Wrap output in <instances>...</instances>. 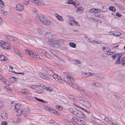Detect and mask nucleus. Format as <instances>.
<instances>
[{
	"label": "nucleus",
	"mask_w": 125,
	"mask_h": 125,
	"mask_svg": "<svg viewBox=\"0 0 125 125\" xmlns=\"http://www.w3.org/2000/svg\"><path fill=\"white\" fill-rule=\"evenodd\" d=\"M0 46L5 49L10 50L11 47L10 45V43L8 42H0Z\"/></svg>",
	"instance_id": "obj_1"
},
{
	"label": "nucleus",
	"mask_w": 125,
	"mask_h": 125,
	"mask_svg": "<svg viewBox=\"0 0 125 125\" xmlns=\"http://www.w3.org/2000/svg\"><path fill=\"white\" fill-rule=\"evenodd\" d=\"M80 100L81 103L86 108L89 109L91 107V105L89 102L86 101L84 99H81L80 98Z\"/></svg>",
	"instance_id": "obj_2"
},
{
	"label": "nucleus",
	"mask_w": 125,
	"mask_h": 125,
	"mask_svg": "<svg viewBox=\"0 0 125 125\" xmlns=\"http://www.w3.org/2000/svg\"><path fill=\"white\" fill-rule=\"evenodd\" d=\"M35 18L36 21L39 22L43 23V22L45 19L44 16L41 14H39L37 15L36 17Z\"/></svg>",
	"instance_id": "obj_3"
},
{
	"label": "nucleus",
	"mask_w": 125,
	"mask_h": 125,
	"mask_svg": "<svg viewBox=\"0 0 125 125\" xmlns=\"http://www.w3.org/2000/svg\"><path fill=\"white\" fill-rule=\"evenodd\" d=\"M57 39L53 38V40L49 41L48 42V44L50 46L52 47H55L56 45L58 44V42L56 41Z\"/></svg>",
	"instance_id": "obj_4"
},
{
	"label": "nucleus",
	"mask_w": 125,
	"mask_h": 125,
	"mask_svg": "<svg viewBox=\"0 0 125 125\" xmlns=\"http://www.w3.org/2000/svg\"><path fill=\"white\" fill-rule=\"evenodd\" d=\"M123 55V54L122 53H118V57L117 58V60L115 63V64H120V60L121 58L122 57Z\"/></svg>",
	"instance_id": "obj_5"
},
{
	"label": "nucleus",
	"mask_w": 125,
	"mask_h": 125,
	"mask_svg": "<svg viewBox=\"0 0 125 125\" xmlns=\"http://www.w3.org/2000/svg\"><path fill=\"white\" fill-rule=\"evenodd\" d=\"M45 37L50 41L53 40V38L52 36V34L51 32L47 33L45 34Z\"/></svg>",
	"instance_id": "obj_6"
},
{
	"label": "nucleus",
	"mask_w": 125,
	"mask_h": 125,
	"mask_svg": "<svg viewBox=\"0 0 125 125\" xmlns=\"http://www.w3.org/2000/svg\"><path fill=\"white\" fill-rule=\"evenodd\" d=\"M76 116L80 118H83L85 117V115L83 113L79 110H78Z\"/></svg>",
	"instance_id": "obj_7"
},
{
	"label": "nucleus",
	"mask_w": 125,
	"mask_h": 125,
	"mask_svg": "<svg viewBox=\"0 0 125 125\" xmlns=\"http://www.w3.org/2000/svg\"><path fill=\"white\" fill-rule=\"evenodd\" d=\"M45 87H43V85L42 84V87H39V89L37 91H35V92L40 94H42L43 91V89H44Z\"/></svg>",
	"instance_id": "obj_8"
},
{
	"label": "nucleus",
	"mask_w": 125,
	"mask_h": 125,
	"mask_svg": "<svg viewBox=\"0 0 125 125\" xmlns=\"http://www.w3.org/2000/svg\"><path fill=\"white\" fill-rule=\"evenodd\" d=\"M39 74L42 78L47 80L48 79L49 77L46 74L42 73H40Z\"/></svg>",
	"instance_id": "obj_9"
},
{
	"label": "nucleus",
	"mask_w": 125,
	"mask_h": 125,
	"mask_svg": "<svg viewBox=\"0 0 125 125\" xmlns=\"http://www.w3.org/2000/svg\"><path fill=\"white\" fill-rule=\"evenodd\" d=\"M16 8L17 10L20 11H21L23 10L24 7L22 5L18 4L16 5Z\"/></svg>",
	"instance_id": "obj_10"
},
{
	"label": "nucleus",
	"mask_w": 125,
	"mask_h": 125,
	"mask_svg": "<svg viewBox=\"0 0 125 125\" xmlns=\"http://www.w3.org/2000/svg\"><path fill=\"white\" fill-rule=\"evenodd\" d=\"M42 84L40 83L37 85H32L31 86V88L34 89L36 88H39V87H42Z\"/></svg>",
	"instance_id": "obj_11"
},
{
	"label": "nucleus",
	"mask_w": 125,
	"mask_h": 125,
	"mask_svg": "<svg viewBox=\"0 0 125 125\" xmlns=\"http://www.w3.org/2000/svg\"><path fill=\"white\" fill-rule=\"evenodd\" d=\"M55 16L58 20H59L61 21H63V19L62 17L58 15L57 13H55Z\"/></svg>",
	"instance_id": "obj_12"
},
{
	"label": "nucleus",
	"mask_w": 125,
	"mask_h": 125,
	"mask_svg": "<svg viewBox=\"0 0 125 125\" xmlns=\"http://www.w3.org/2000/svg\"><path fill=\"white\" fill-rule=\"evenodd\" d=\"M69 77L70 80V85L73 87V86L75 85L74 84H73V83H74L73 81H74V80H73V78L72 77H71L70 76Z\"/></svg>",
	"instance_id": "obj_13"
},
{
	"label": "nucleus",
	"mask_w": 125,
	"mask_h": 125,
	"mask_svg": "<svg viewBox=\"0 0 125 125\" xmlns=\"http://www.w3.org/2000/svg\"><path fill=\"white\" fill-rule=\"evenodd\" d=\"M0 116L2 118L6 119L7 118L8 115L6 113H3L1 114Z\"/></svg>",
	"instance_id": "obj_14"
},
{
	"label": "nucleus",
	"mask_w": 125,
	"mask_h": 125,
	"mask_svg": "<svg viewBox=\"0 0 125 125\" xmlns=\"http://www.w3.org/2000/svg\"><path fill=\"white\" fill-rule=\"evenodd\" d=\"M5 37L7 39L9 40L10 41H13L14 40V38L10 35H6L5 36Z\"/></svg>",
	"instance_id": "obj_15"
},
{
	"label": "nucleus",
	"mask_w": 125,
	"mask_h": 125,
	"mask_svg": "<svg viewBox=\"0 0 125 125\" xmlns=\"http://www.w3.org/2000/svg\"><path fill=\"white\" fill-rule=\"evenodd\" d=\"M51 23V21L49 20L47 21L46 19H45L43 22V24L46 25H49Z\"/></svg>",
	"instance_id": "obj_16"
},
{
	"label": "nucleus",
	"mask_w": 125,
	"mask_h": 125,
	"mask_svg": "<svg viewBox=\"0 0 125 125\" xmlns=\"http://www.w3.org/2000/svg\"><path fill=\"white\" fill-rule=\"evenodd\" d=\"M120 63H121L122 66H125V58L123 57L122 58Z\"/></svg>",
	"instance_id": "obj_17"
},
{
	"label": "nucleus",
	"mask_w": 125,
	"mask_h": 125,
	"mask_svg": "<svg viewBox=\"0 0 125 125\" xmlns=\"http://www.w3.org/2000/svg\"><path fill=\"white\" fill-rule=\"evenodd\" d=\"M20 105L21 104H18V103L16 104L15 105L14 108V110L16 111H19V110L20 108Z\"/></svg>",
	"instance_id": "obj_18"
},
{
	"label": "nucleus",
	"mask_w": 125,
	"mask_h": 125,
	"mask_svg": "<svg viewBox=\"0 0 125 125\" xmlns=\"http://www.w3.org/2000/svg\"><path fill=\"white\" fill-rule=\"evenodd\" d=\"M7 59L8 58L7 57H5L4 56L0 55V60L6 61Z\"/></svg>",
	"instance_id": "obj_19"
},
{
	"label": "nucleus",
	"mask_w": 125,
	"mask_h": 125,
	"mask_svg": "<svg viewBox=\"0 0 125 125\" xmlns=\"http://www.w3.org/2000/svg\"><path fill=\"white\" fill-rule=\"evenodd\" d=\"M47 72H48L49 75L50 76H52V75H53L54 74V71L52 70H47Z\"/></svg>",
	"instance_id": "obj_20"
},
{
	"label": "nucleus",
	"mask_w": 125,
	"mask_h": 125,
	"mask_svg": "<svg viewBox=\"0 0 125 125\" xmlns=\"http://www.w3.org/2000/svg\"><path fill=\"white\" fill-rule=\"evenodd\" d=\"M80 108L82 109L83 111L87 113V114H89L91 115H92V114L91 112L90 111H88L86 109L83 108H82L81 107H80Z\"/></svg>",
	"instance_id": "obj_21"
},
{
	"label": "nucleus",
	"mask_w": 125,
	"mask_h": 125,
	"mask_svg": "<svg viewBox=\"0 0 125 125\" xmlns=\"http://www.w3.org/2000/svg\"><path fill=\"white\" fill-rule=\"evenodd\" d=\"M75 88H76L79 91H80L83 92H84V91L83 89H82L81 87H79L75 85L73 86V87Z\"/></svg>",
	"instance_id": "obj_22"
},
{
	"label": "nucleus",
	"mask_w": 125,
	"mask_h": 125,
	"mask_svg": "<svg viewBox=\"0 0 125 125\" xmlns=\"http://www.w3.org/2000/svg\"><path fill=\"white\" fill-rule=\"evenodd\" d=\"M109 9L110 10L114 12H115L116 10L115 8L113 6H111L109 8Z\"/></svg>",
	"instance_id": "obj_23"
},
{
	"label": "nucleus",
	"mask_w": 125,
	"mask_h": 125,
	"mask_svg": "<svg viewBox=\"0 0 125 125\" xmlns=\"http://www.w3.org/2000/svg\"><path fill=\"white\" fill-rule=\"evenodd\" d=\"M71 120L72 121L76 123H77V122L78 120H80L79 119L76 118L75 117H73L72 118Z\"/></svg>",
	"instance_id": "obj_24"
},
{
	"label": "nucleus",
	"mask_w": 125,
	"mask_h": 125,
	"mask_svg": "<svg viewBox=\"0 0 125 125\" xmlns=\"http://www.w3.org/2000/svg\"><path fill=\"white\" fill-rule=\"evenodd\" d=\"M34 98L36 100L38 101H39L40 102H42L43 103H47V101H46L45 102H44V101L43 100V99H39V98H37V97H35Z\"/></svg>",
	"instance_id": "obj_25"
},
{
	"label": "nucleus",
	"mask_w": 125,
	"mask_h": 125,
	"mask_svg": "<svg viewBox=\"0 0 125 125\" xmlns=\"http://www.w3.org/2000/svg\"><path fill=\"white\" fill-rule=\"evenodd\" d=\"M21 92L24 93H25L26 94L29 93L30 92L29 91H28L27 89H22L21 90Z\"/></svg>",
	"instance_id": "obj_26"
},
{
	"label": "nucleus",
	"mask_w": 125,
	"mask_h": 125,
	"mask_svg": "<svg viewBox=\"0 0 125 125\" xmlns=\"http://www.w3.org/2000/svg\"><path fill=\"white\" fill-rule=\"evenodd\" d=\"M80 120H78L77 122V123L78 124L81 125H83V120H81L80 119H79Z\"/></svg>",
	"instance_id": "obj_27"
},
{
	"label": "nucleus",
	"mask_w": 125,
	"mask_h": 125,
	"mask_svg": "<svg viewBox=\"0 0 125 125\" xmlns=\"http://www.w3.org/2000/svg\"><path fill=\"white\" fill-rule=\"evenodd\" d=\"M64 80L68 83H69L70 84V81L69 77H65L64 78Z\"/></svg>",
	"instance_id": "obj_28"
},
{
	"label": "nucleus",
	"mask_w": 125,
	"mask_h": 125,
	"mask_svg": "<svg viewBox=\"0 0 125 125\" xmlns=\"http://www.w3.org/2000/svg\"><path fill=\"white\" fill-rule=\"evenodd\" d=\"M69 45L70 46L73 48L75 47L76 46V44L73 42H70L69 43Z\"/></svg>",
	"instance_id": "obj_29"
},
{
	"label": "nucleus",
	"mask_w": 125,
	"mask_h": 125,
	"mask_svg": "<svg viewBox=\"0 0 125 125\" xmlns=\"http://www.w3.org/2000/svg\"><path fill=\"white\" fill-rule=\"evenodd\" d=\"M50 52L52 53L56 57H57V53L55 51L51 50Z\"/></svg>",
	"instance_id": "obj_30"
},
{
	"label": "nucleus",
	"mask_w": 125,
	"mask_h": 125,
	"mask_svg": "<svg viewBox=\"0 0 125 125\" xmlns=\"http://www.w3.org/2000/svg\"><path fill=\"white\" fill-rule=\"evenodd\" d=\"M78 110H77L76 109H74L73 113L75 115H76L77 113L78 112Z\"/></svg>",
	"instance_id": "obj_31"
},
{
	"label": "nucleus",
	"mask_w": 125,
	"mask_h": 125,
	"mask_svg": "<svg viewBox=\"0 0 125 125\" xmlns=\"http://www.w3.org/2000/svg\"><path fill=\"white\" fill-rule=\"evenodd\" d=\"M10 81H11L12 82H14L15 81V79H17L16 78L13 77H10Z\"/></svg>",
	"instance_id": "obj_32"
},
{
	"label": "nucleus",
	"mask_w": 125,
	"mask_h": 125,
	"mask_svg": "<svg viewBox=\"0 0 125 125\" xmlns=\"http://www.w3.org/2000/svg\"><path fill=\"white\" fill-rule=\"evenodd\" d=\"M45 4L44 1H39L38 5H44Z\"/></svg>",
	"instance_id": "obj_33"
},
{
	"label": "nucleus",
	"mask_w": 125,
	"mask_h": 125,
	"mask_svg": "<svg viewBox=\"0 0 125 125\" xmlns=\"http://www.w3.org/2000/svg\"><path fill=\"white\" fill-rule=\"evenodd\" d=\"M46 88L47 90L51 92L53 90V88L50 87H46Z\"/></svg>",
	"instance_id": "obj_34"
},
{
	"label": "nucleus",
	"mask_w": 125,
	"mask_h": 125,
	"mask_svg": "<svg viewBox=\"0 0 125 125\" xmlns=\"http://www.w3.org/2000/svg\"><path fill=\"white\" fill-rule=\"evenodd\" d=\"M56 108L59 110H62V106L60 105H57L56 106Z\"/></svg>",
	"instance_id": "obj_35"
},
{
	"label": "nucleus",
	"mask_w": 125,
	"mask_h": 125,
	"mask_svg": "<svg viewBox=\"0 0 125 125\" xmlns=\"http://www.w3.org/2000/svg\"><path fill=\"white\" fill-rule=\"evenodd\" d=\"M85 75H87L88 76H93L94 74L93 73H91L90 72H88L87 73H85Z\"/></svg>",
	"instance_id": "obj_36"
},
{
	"label": "nucleus",
	"mask_w": 125,
	"mask_h": 125,
	"mask_svg": "<svg viewBox=\"0 0 125 125\" xmlns=\"http://www.w3.org/2000/svg\"><path fill=\"white\" fill-rule=\"evenodd\" d=\"M121 33L118 32H117L115 31V36H120V35Z\"/></svg>",
	"instance_id": "obj_37"
},
{
	"label": "nucleus",
	"mask_w": 125,
	"mask_h": 125,
	"mask_svg": "<svg viewBox=\"0 0 125 125\" xmlns=\"http://www.w3.org/2000/svg\"><path fill=\"white\" fill-rule=\"evenodd\" d=\"M1 12L3 13V14L5 15H6L7 14V12H6L4 10H3L1 9Z\"/></svg>",
	"instance_id": "obj_38"
},
{
	"label": "nucleus",
	"mask_w": 125,
	"mask_h": 125,
	"mask_svg": "<svg viewBox=\"0 0 125 125\" xmlns=\"http://www.w3.org/2000/svg\"><path fill=\"white\" fill-rule=\"evenodd\" d=\"M5 6V5L4 3V2H0V7L1 8H3Z\"/></svg>",
	"instance_id": "obj_39"
},
{
	"label": "nucleus",
	"mask_w": 125,
	"mask_h": 125,
	"mask_svg": "<svg viewBox=\"0 0 125 125\" xmlns=\"http://www.w3.org/2000/svg\"><path fill=\"white\" fill-rule=\"evenodd\" d=\"M32 2L35 4H38L39 1L38 0H32Z\"/></svg>",
	"instance_id": "obj_40"
},
{
	"label": "nucleus",
	"mask_w": 125,
	"mask_h": 125,
	"mask_svg": "<svg viewBox=\"0 0 125 125\" xmlns=\"http://www.w3.org/2000/svg\"><path fill=\"white\" fill-rule=\"evenodd\" d=\"M56 78L59 80V82H62V80L61 79L60 76H58L57 74Z\"/></svg>",
	"instance_id": "obj_41"
},
{
	"label": "nucleus",
	"mask_w": 125,
	"mask_h": 125,
	"mask_svg": "<svg viewBox=\"0 0 125 125\" xmlns=\"http://www.w3.org/2000/svg\"><path fill=\"white\" fill-rule=\"evenodd\" d=\"M118 56V53H114V54L112 55V57L113 59H114L116 57Z\"/></svg>",
	"instance_id": "obj_42"
},
{
	"label": "nucleus",
	"mask_w": 125,
	"mask_h": 125,
	"mask_svg": "<svg viewBox=\"0 0 125 125\" xmlns=\"http://www.w3.org/2000/svg\"><path fill=\"white\" fill-rule=\"evenodd\" d=\"M95 8H92L89 11L91 13H94V11H95Z\"/></svg>",
	"instance_id": "obj_43"
},
{
	"label": "nucleus",
	"mask_w": 125,
	"mask_h": 125,
	"mask_svg": "<svg viewBox=\"0 0 125 125\" xmlns=\"http://www.w3.org/2000/svg\"><path fill=\"white\" fill-rule=\"evenodd\" d=\"M18 51H16V53H17L21 57H22V56L21 54L20 53V52H17Z\"/></svg>",
	"instance_id": "obj_44"
},
{
	"label": "nucleus",
	"mask_w": 125,
	"mask_h": 125,
	"mask_svg": "<svg viewBox=\"0 0 125 125\" xmlns=\"http://www.w3.org/2000/svg\"><path fill=\"white\" fill-rule=\"evenodd\" d=\"M116 15L118 17H120L122 16V15L118 12H117Z\"/></svg>",
	"instance_id": "obj_45"
},
{
	"label": "nucleus",
	"mask_w": 125,
	"mask_h": 125,
	"mask_svg": "<svg viewBox=\"0 0 125 125\" xmlns=\"http://www.w3.org/2000/svg\"><path fill=\"white\" fill-rule=\"evenodd\" d=\"M101 84L99 82H96V83L95 86L97 87H99V86H100Z\"/></svg>",
	"instance_id": "obj_46"
},
{
	"label": "nucleus",
	"mask_w": 125,
	"mask_h": 125,
	"mask_svg": "<svg viewBox=\"0 0 125 125\" xmlns=\"http://www.w3.org/2000/svg\"><path fill=\"white\" fill-rule=\"evenodd\" d=\"M34 58L37 60H39L40 58V57L39 55L36 54V56L34 57Z\"/></svg>",
	"instance_id": "obj_47"
},
{
	"label": "nucleus",
	"mask_w": 125,
	"mask_h": 125,
	"mask_svg": "<svg viewBox=\"0 0 125 125\" xmlns=\"http://www.w3.org/2000/svg\"><path fill=\"white\" fill-rule=\"evenodd\" d=\"M74 109H75L74 108L73 109V108H69V110L70 112L73 113Z\"/></svg>",
	"instance_id": "obj_48"
},
{
	"label": "nucleus",
	"mask_w": 125,
	"mask_h": 125,
	"mask_svg": "<svg viewBox=\"0 0 125 125\" xmlns=\"http://www.w3.org/2000/svg\"><path fill=\"white\" fill-rule=\"evenodd\" d=\"M23 22L25 23L28 24H29L30 23L29 20L28 21V20H24V21H23Z\"/></svg>",
	"instance_id": "obj_49"
},
{
	"label": "nucleus",
	"mask_w": 125,
	"mask_h": 125,
	"mask_svg": "<svg viewBox=\"0 0 125 125\" xmlns=\"http://www.w3.org/2000/svg\"><path fill=\"white\" fill-rule=\"evenodd\" d=\"M69 97L72 100L74 99L73 96L71 95H70L69 96Z\"/></svg>",
	"instance_id": "obj_50"
},
{
	"label": "nucleus",
	"mask_w": 125,
	"mask_h": 125,
	"mask_svg": "<svg viewBox=\"0 0 125 125\" xmlns=\"http://www.w3.org/2000/svg\"><path fill=\"white\" fill-rule=\"evenodd\" d=\"M2 125H7V123L6 122H3L1 123Z\"/></svg>",
	"instance_id": "obj_51"
},
{
	"label": "nucleus",
	"mask_w": 125,
	"mask_h": 125,
	"mask_svg": "<svg viewBox=\"0 0 125 125\" xmlns=\"http://www.w3.org/2000/svg\"><path fill=\"white\" fill-rule=\"evenodd\" d=\"M45 55L48 58H49L50 56V55L48 53L45 52Z\"/></svg>",
	"instance_id": "obj_52"
},
{
	"label": "nucleus",
	"mask_w": 125,
	"mask_h": 125,
	"mask_svg": "<svg viewBox=\"0 0 125 125\" xmlns=\"http://www.w3.org/2000/svg\"><path fill=\"white\" fill-rule=\"evenodd\" d=\"M26 53L27 54H29L30 52H32L29 51V50L27 49L26 50Z\"/></svg>",
	"instance_id": "obj_53"
},
{
	"label": "nucleus",
	"mask_w": 125,
	"mask_h": 125,
	"mask_svg": "<svg viewBox=\"0 0 125 125\" xmlns=\"http://www.w3.org/2000/svg\"><path fill=\"white\" fill-rule=\"evenodd\" d=\"M75 62L76 63L78 64H80L81 63V62L79 60H76L75 61Z\"/></svg>",
	"instance_id": "obj_54"
},
{
	"label": "nucleus",
	"mask_w": 125,
	"mask_h": 125,
	"mask_svg": "<svg viewBox=\"0 0 125 125\" xmlns=\"http://www.w3.org/2000/svg\"><path fill=\"white\" fill-rule=\"evenodd\" d=\"M3 105V102L1 101H0V107H2Z\"/></svg>",
	"instance_id": "obj_55"
},
{
	"label": "nucleus",
	"mask_w": 125,
	"mask_h": 125,
	"mask_svg": "<svg viewBox=\"0 0 125 125\" xmlns=\"http://www.w3.org/2000/svg\"><path fill=\"white\" fill-rule=\"evenodd\" d=\"M52 76H53V78L54 79H56L57 78V74H54V73L53 75H52Z\"/></svg>",
	"instance_id": "obj_56"
},
{
	"label": "nucleus",
	"mask_w": 125,
	"mask_h": 125,
	"mask_svg": "<svg viewBox=\"0 0 125 125\" xmlns=\"http://www.w3.org/2000/svg\"><path fill=\"white\" fill-rule=\"evenodd\" d=\"M107 47H104L103 48V50L104 51V52H106V51H107V50H106V49H107Z\"/></svg>",
	"instance_id": "obj_57"
},
{
	"label": "nucleus",
	"mask_w": 125,
	"mask_h": 125,
	"mask_svg": "<svg viewBox=\"0 0 125 125\" xmlns=\"http://www.w3.org/2000/svg\"><path fill=\"white\" fill-rule=\"evenodd\" d=\"M32 11L34 13H37V10L35 9H33L32 10Z\"/></svg>",
	"instance_id": "obj_58"
},
{
	"label": "nucleus",
	"mask_w": 125,
	"mask_h": 125,
	"mask_svg": "<svg viewBox=\"0 0 125 125\" xmlns=\"http://www.w3.org/2000/svg\"><path fill=\"white\" fill-rule=\"evenodd\" d=\"M31 53H32V57H33L34 58V57L35 56H36V54L35 53H33L32 52H31Z\"/></svg>",
	"instance_id": "obj_59"
},
{
	"label": "nucleus",
	"mask_w": 125,
	"mask_h": 125,
	"mask_svg": "<svg viewBox=\"0 0 125 125\" xmlns=\"http://www.w3.org/2000/svg\"><path fill=\"white\" fill-rule=\"evenodd\" d=\"M72 3V1L71 0H69L67 2L68 4H71Z\"/></svg>",
	"instance_id": "obj_60"
},
{
	"label": "nucleus",
	"mask_w": 125,
	"mask_h": 125,
	"mask_svg": "<svg viewBox=\"0 0 125 125\" xmlns=\"http://www.w3.org/2000/svg\"><path fill=\"white\" fill-rule=\"evenodd\" d=\"M95 11H94V13H97L99 12V10L98 9H96L95 8Z\"/></svg>",
	"instance_id": "obj_61"
},
{
	"label": "nucleus",
	"mask_w": 125,
	"mask_h": 125,
	"mask_svg": "<svg viewBox=\"0 0 125 125\" xmlns=\"http://www.w3.org/2000/svg\"><path fill=\"white\" fill-rule=\"evenodd\" d=\"M2 81L4 83L6 84L7 85H8V84H6V83H7V82L5 80L2 79Z\"/></svg>",
	"instance_id": "obj_62"
},
{
	"label": "nucleus",
	"mask_w": 125,
	"mask_h": 125,
	"mask_svg": "<svg viewBox=\"0 0 125 125\" xmlns=\"http://www.w3.org/2000/svg\"><path fill=\"white\" fill-rule=\"evenodd\" d=\"M44 108H45V109L46 110H49V109L48 108H49V107H48L47 106H44Z\"/></svg>",
	"instance_id": "obj_63"
},
{
	"label": "nucleus",
	"mask_w": 125,
	"mask_h": 125,
	"mask_svg": "<svg viewBox=\"0 0 125 125\" xmlns=\"http://www.w3.org/2000/svg\"><path fill=\"white\" fill-rule=\"evenodd\" d=\"M42 30L40 28H39L37 30V31L39 33H40L41 32Z\"/></svg>",
	"instance_id": "obj_64"
}]
</instances>
